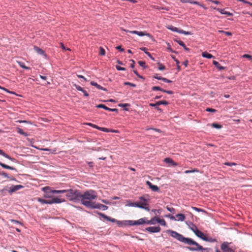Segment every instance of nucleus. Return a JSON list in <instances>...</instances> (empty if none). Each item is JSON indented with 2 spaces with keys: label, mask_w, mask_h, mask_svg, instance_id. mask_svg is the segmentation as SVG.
Masks as SVG:
<instances>
[{
  "label": "nucleus",
  "mask_w": 252,
  "mask_h": 252,
  "mask_svg": "<svg viewBox=\"0 0 252 252\" xmlns=\"http://www.w3.org/2000/svg\"><path fill=\"white\" fill-rule=\"evenodd\" d=\"M146 184L149 186V188L151 189L154 191H158L159 188L156 185H153L151 182L149 181H147Z\"/></svg>",
  "instance_id": "13"
},
{
  "label": "nucleus",
  "mask_w": 252,
  "mask_h": 252,
  "mask_svg": "<svg viewBox=\"0 0 252 252\" xmlns=\"http://www.w3.org/2000/svg\"><path fill=\"white\" fill-rule=\"evenodd\" d=\"M243 57L244 58H248V59H249L250 60H252V56L251 55H248V54H244L243 56Z\"/></svg>",
  "instance_id": "58"
},
{
  "label": "nucleus",
  "mask_w": 252,
  "mask_h": 252,
  "mask_svg": "<svg viewBox=\"0 0 252 252\" xmlns=\"http://www.w3.org/2000/svg\"><path fill=\"white\" fill-rule=\"evenodd\" d=\"M23 186L22 185H14L12 186L10 188L9 190V192L12 193L22 188H23Z\"/></svg>",
  "instance_id": "15"
},
{
  "label": "nucleus",
  "mask_w": 252,
  "mask_h": 252,
  "mask_svg": "<svg viewBox=\"0 0 252 252\" xmlns=\"http://www.w3.org/2000/svg\"><path fill=\"white\" fill-rule=\"evenodd\" d=\"M199 171L197 169L195 168L193 170H186L185 171V173L188 174V173H194V172H198Z\"/></svg>",
  "instance_id": "38"
},
{
  "label": "nucleus",
  "mask_w": 252,
  "mask_h": 252,
  "mask_svg": "<svg viewBox=\"0 0 252 252\" xmlns=\"http://www.w3.org/2000/svg\"><path fill=\"white\" fill-rule=\"evenodd\" d=\"M91 208H92V209L96 208V209H98L100 210H102L103 211H105V210H107L108 207L107 206H105L104 205H103V204H101L100 203L95 204L94 202V205H92V206L91 207Z\"/></svg>",
  "instance_id": "10"
},
{
  "label": "nucleus",
  "mask_w": 252,
  "mask_h": 252,
  "mask_svg": "<svg viewBox=\"0 0 252 252\" xmlns=\"http://www.w3.org/2000/svg\"><path fill=\"white\" fill-rule=\"evenodd\" d=\"M74 86L75 87V88H76L78 91H81V92L83 91V89L81 87H80V86L77 85H76V84H74Z\"/></svg>",
  "instance_id": "49"
},
{
  "label": "nucleus",
  "mask_w": 252,
  "mask_h": 252,
  "mask_svg": "<svg viewBox=\"0 0 252 252\" xmlns=\"http://www.w3.org/2000/svg\"><path fill=\"white\" fill-rule=\"evenodd\" d=\"M211 126H212V127H213L214 128H218V129L221 128L222 127L221 125H219L218 124H216V123H213L211 125Z\"/></svg>",
  "instance_id": "34"
},
{
  "label": "nucleus",
  "mask_w": 252,
  "mask_h": 252,
  "mask_svg": "<svg viewBox=\"0 0 252 252\" xmlns=\"http://www.w3.org/2000/svg\"><path fill=\"white\" fill-rule=\"evenodd\" d=\"M159 226H150L145 228V230L150 233H157L160 231Z\"/></svg>",
  "instance_id": "9"
},
{
  "label": "nucleus",
  "mask_w": 252,
  "mask_h": 252,
  "mask_svg": "<svg viewBox=\"0 0 252 252\" xmlns=\"http://www.w3.org/2000/svg\"><path fill=\"white\" fill-rule=\"evenodd\" d=\"M98 214H99V216H101L103 218L106 219V220H107V219H108V216L105 215L104 214L100 213Z\"/></svg>",
  "instance_id": "55"
},
{
  "label": "nucleus",
  "mask_w": 252,
  "mask_h": 252,
  "mask_svg": "<svg viewBox=\"0 0 252 252\" xmlns=\"http://www.w3.org/2000/svg\"><path fill=\"white\" fill-rule=\"evenodd\" d=\"M206 239L205 240V241L206 242H217V240L215 238H208L207 236L206 237Z\"/></svg>",
  "instance_id": "32"
},
{
  "label": "nucleus",
  "mask_w": 252,
  "mask_h": 252,
  "mask_svg": "<svg viewBox=\"0 0 252 252\" xmlns=\"http://www.w3.org/2000/svg\"><path fill=\"white\" fill-rule=\"evenodd\" d=\"M0 155H2V156H3L4 157L10 159V160L13 161V162H16V159H15L14 158H11L10 157V156H9L7 154H6V153H5L2 150H0Z\"/></svg>",
  "instance_id": "16"
},
{
  "label": "nucleus",
  "mask_w": 252,
  "mask_h": 252,
  "mask_svg": "<svg viewBox=\"0 0 252 252\" xmlns=\"http://www.w3.org/2000/svg\"><path fill=\"white\" fill-rule=\"evenodd\" d=\"M167 233L170 235L177 239L180 242H182L188 245H193L195 247H187V249L190 251H201L202 252H208V248H204L202 246H200L196 242L189 238H186L182 234L171 230H168Z\"/></svg>",
  "instance_id": "1"
},
{
  "label": "nucleus",
  "mask_w": 252,
  "mask_h": 252,
  "mask_svg": "<svg viewBox=\"0 0 252 252\" xmlns=\"http://www.w3.org/2000/svg\"><path fill=\"white\" fill-rule=\"evenodd\" d=\"M124 85H129V86H130L131 87H136V85L135 84H133V83H131L130 82H126L124 83Z\"/></svg>",
  "instance_id": "48"
},
{
  "label": "nucleus",
  "mask_w": 252,
  "mask_h": 252,
  "mask_svg": "<svg viewBox=\"0 0 252 252\" xmlns=\"http://www.w3.org/2000/svg\"><path fill=\"white\" fill-rule=\"evenodd\" d=\"M153 8L156 10H160V9H162V10H166V11H168L169 10V8L168 7H160V6H157V5H154L153 6Z\"/></svg>",
  "instance_id": "30"
},
{
  "label": "nucleus",
  "mask_w": 252,
  "mask_h": 252,
  "mask_svg": "<svg viewBox=\"0 0 252 252\" xmlns=\"http://www.w3.org/2000/svg\"><path fill=\"white\" fill-rule=\"evenodd\" d=\"M224 164L225 165H227V166H231L232 165H236V163H235V162H225L224 163Z\"/></svg>",
  "instance_id": "47"
},
{
  "label": "nucleus",
  "mask_w": 252,
  "mask_h": 252,
  "mask_svg": "<svg viewBox=\"0 0 252 252\" xmlns=\"http://www.w3.org/2000/svg\"><path fill=\"white\" fill-rule=\"evenodd\" d=\"M213 63L219 69V70H223L224 69V67L222 66L218 62L216 61H213Z\"/></svg>",
  "instance_id": "24"
},
{
  "label": "nucleus",
  "mask_w": 252,
  "mask_h": 252,
  "mask_svg": "<svg viewBox=\"0 0 252 252\" xmlns=\"http://www.w3.org/2000/svg\"><path fill=\"white\" fill-rule=\"evenodd\" d=\"M116 49L119 50L120 51L123 52L124 51V49L122 48L121 46H118L116 47Z\"/></svg>",
  "instance_id": "64"
},
{
  "label": "nucleus",
  "mask_w": 252,
  "mask_h": 252,
  "mask_svg": "<svg viewBox=\"0 0 252 252\" xmlns=\"http://www.w3.org/2000/svg\"><path fill=\"white\" fill-rule=\"evenodd\" d=\"M158 69L160 70H163L165 69V67L164 65H163L162 63H158Z\"/></svg>",
  "instance_id": "39"
},
{
  "label": "nucleus",
  "mask_w": 252,
  "mask_h": 252,
  "mask_svg": "<svg viewBox=\"0 0 252 252\" xmlns=\"http://www.w3.org/2000/svg\"><path fill=\"white\" fill-rule=\"evenodd\" d=\"M122 30L126 32H128L129 33H132V34H136L137 35H138V36H144V35H146L149 37H152V35L149 33H147L146 32H139V31H128V30H124L122 28Z\"/></svg>",
  "instance_id": "7"
},
{
  "label": "nucleus",
  "mask_w": 252,
  "mask_h": 252,
  "mask_svg": "<svg viewBox=\"0 0 252 252\" xmlns=\"http://www.w3.org/2000/svg\"><path fill=\"white\" fill-rule=\"evenodd\" d=\"M218 32H220V33H223L225 34L227 36H231L232 35V33L231 32H225L224 31L219 30L218 31Z\"/></svg>",
  "instance_id": "35"
},
{
  "label": "nucleus",
  "mask_w": 252,
  "mask_h": 252,
  "mask_svg": "<svg viewBox=\"0 0 252 252\" xmlns=\"http://www.w3.org/2000/svg\"><path fill=\"white\" fill-rule=\"evenodd\" d=\"M96 107L97 108H103L105 110H108V111H111V112H118V110L117 109H116V108H114V109L109 108L107 107L106 106H105V105L102 104H98V105H96Z\"/></svg>",
  "instance_id": "12"
},
{
  "label": "nucleus",
  "mask_w": 252,
  "mask_h": 252,
  "mask_svg": "<svg viewBox=\"0 0 252 252\" xmlns=\"http://www.w3.org/2000/svg\"><path fill=\"white\" fill-rule=\"evenodd\" d=\"M17 132L21 135H27L26 133L24 132L23 130L20 128H17Z\"/></svg>",
  "instance_id": "42"
},
{
  "label": "nucleus",
  "mask_w": 252,
  "mask_h": 252,
  "mask_svg": "<svg viewBox=\"0 0 252 252\" xmlns=\"http://www.w3.org/2000/svg\"><path fill=\"white\" fill-rule=\"evenodd\" d=\"M81 192L78 190L68 189L67 194H66L68 199L71 201H79L80 200Z\"/></svg>",
  "instance_id": "3"
},
{
  "label": "nucleus",
  "mask_w": 252,
  "mask_h": 252,
  "mask_svg": "<svg viewBox=\"0 0 252 252\" xmlns=\"http://www.w3.org/2000/svg\"><path fill=\"white\" fill-rule=\"evenodd\" d=\"M177 42L180 46H182L186 51L188 52L189 51V49L186 47L185 44L184 43L183 41L181 40H179L177 41Z\"/></svg>",
  "instance_id": "25"
},
{
  "label": "nucleus",
  "mask_w": 252,
  "mask_h": 252,
  "mask_svg": "<svg viewBox=\"0 0 252 252\" xmlns=\"http://www.w3.org/2000/svg\"><path fill=\"white\" fill-rule=\"evenodd\" d=\"M37 200L38 202H40L41 204H48L60 203L63 201L58 197H54L52 199H43L40 198H37Z\"/></svg>",
  "instance_id": "4"
},
{
  "label": "nucleus",
  "mask_w": 252,
  "mask_h": 252,
  "mask_svg": "<svg viewBox=\"0 0 252 252\" xmlns=\"http://www.w3.org/2000/svg\"><path fill=\"white\" fill-rule=\"evenodd\" d=\"M166 209L169 211L171 213H173V214H175V209L174 208H172V207H168V206H166Z\"/></svg>",
  "instance_id": "41"
},
{
  "label": "nucleus",
  "mask_w": 252,
  "mask_h": 252,
  "mask_svg": "<svg viewBox=\"0 0 252 252\" xmlns=\"http://www.w3.org/2000/svg\"><path fill=\"white\" fill-rule=\"evenodd\" d=\"M206 110V111L210 112H216L217 111L216 109L210 108H207Z\"/></svg>",
  "instance_id": "53"
},
{
  "label": "nucleus",
  "mask_w": 252,
  "mask_h": 252,
  "mask_svg": "<svg viewBox=\"0 0 252 252\" xmlns=\"http://www.w3.org/2000/svg\"><path fill=\"white\" fill-rule=\"evenodd\" d=\"M157 217H154L152 218L151 220H147L146 219V224H155V222L156 221Z\"/></svg>",
  "instance_id": "26"
},
{
  "label": "nucleus",
  "mask_w": 252,
  "mask_h": 252,
  "mask_svg": "<svg viewBox=\"0 0 252 252\" xmlns=\"http://www.w3.org/2000/svg\"><path fill=\"white\" fill-rule=\"evenodd\" d=\"M42 190L45 192V194L44 195V197L46 198H49V199H52L53 198L55 197H53L50 195V193L51 192V189L49 187H46L42 189Z\"/></svg>",
  "instance_id": "8"
},
{
  "label": "nucleus",
  "mask_w": 252,
  "mask_h": 252,
  "mask_svg": "<svg viewBox=\"0 0 252 252\" xmlns=\"http://www.w3.org/2000/svg\"><path fill=\"white\" fill-rule=\"evenodd\" d=\"M156 221L159 223L161 225L165 226L166 225V223L163 219H160L159 218H157L156 219Z\"/></svg>",
  "instance_id": "28"
},
{
  "label": "nucleus",
  "mask_w": 252,
  "mask_h": 252,
  "mask_svg": "<svg viewBox=\"0 0 252 252\" xmlns=\"http://www.w3.org/2000/svg\"><path fill=\"white\" fill-rule=\"evenodd\" d=\"M129 225H136L146 224V218H141L137 220H127L126 221Z\"/></svg>",
  "instance_id": "6"
},
{
  "label": "nucleus",
  "mask_w": 252,
  "mask_h": 252,
  "mask_svg": "<svg viewBox=\"0 0 252 252\" xmlns=\"http://www.w3.org/2000/svg\"><path fill=\"white\" fill-rule=\"evenodd\" d=\"M99 55L101 56H104L105 54V50L101 47H99Z\"/></svg>",
  "instance_id": "40"
},
{
  "label": "nucleus",
  "mask_w": 252,
  "mask_h": 252,
  "mask_svg": "<svg viewBox=\"0 0 252 252\" xmlns=\"http://www.w3.org/2000/svg\"><path fill=\"white\" fill-rule=\"evenodd\" d=\"M176 217L177 218V220L178 221H184L185 220L186 217L184 214H178L176 215Z\"/></svg>",
  "instance_id": "21"
},
{
  "label": "nucleus",
  "mask_w": 252,
  "mask_h": 252,
  "mask_svg": "<svg viewBox=\"0 0 252 252\" xmlns=\"http://www.w3.org/2000/svg\"><path fill=\"white\" fill-rule=\"evenodd\" d=\"M91 84L92 85V86H95L96 88H97V89H98V90H103V91H106L107 90L106 88H103V87L101 86L100 85L97 84L96 82H94V81H92L91 82Z\"/></svg>",
  "instance_id": "20"
},
{
  "label": "nucleus",
  "mask_w": 252,
  "mask_h": 252,
  "mask_svg": "<svg viewBox=\"0 0 252 252\" xmlns=\"http://www.w3.org/2000/svg\"><path fill=\"white\" fill-rule=\"evenodd\" d=\"M152 90L153 91H161L162 92H163V89H162L160 87H158V86H154V87H153L152 88Z\"/></svg>",
  "instance_id": "37"
},
{
  "label": "nucleus",
  "mask_w": 252,
  "mask_h": 252,
  "mask_svg": "<svg viewBox=\"0 0 252 252\" xmlns=\"http://www.w3.org/2000/svg\"><path fill=\"white\" fill-rule=\"evenodd\" d=\"M19 64L22 68H25L26 69H29L30 68V67L26 66L24 63L19 62Z\"/></svg>",
  "instance_id": "45"
},
{
  "label": "nucleus",
  "mask_w": 252,
  "mask_h": 252,
  "mask_svg": "<svg viewBox=\"0 0 252 252\" xmlns=\"http://www.w3.org/2000/svg\"><path fill=\"white\" fill-rule=\"evenodd\" d=\"M218 10L222 14H225L228 16H232V14L229 12L226 11L224 9H218Z\"/></svg>",
  "instance_id": "23"
},
{
  "label": "nucleus",
  "mask_w": 252,
  "mask_h": 252,
  "mask_svg": "<svg viewBox=\"0 0 252 252\" xmlns=\"http://www.w3.org/2000/svg\"><path fill=\"white\" fill-rule=\"evenodd\" d=\"M139 199L142 201L141 202L137 203V207L145 209L148 211H150L149 204L147 203V200L144 196H140Z\"/></svg>",
  "instance_id": "5"
},
{
  "label": "nucleus",
  "mask_w": 252,
  "mask_h": 252,
  "mask_svg": "<svg viewBox=\"0 0 252 252\" xmlns=\"http://www.w3.org/2000/svg\"><path fill=\"white\" fill-rule=\"evenodd\" d=\"M163 92L164 93H166L168 94H173V92L172 91H167V90H163Z\"/></svg>",
  "instance_id": "60"
},
{
  "label": "nucleus",
  "mask_w": 252,
  "mask_h": 252,
  "mask_svg": "<svg viewBox=\"0 0 252 252\" xmlns=\"http://www.w3.org/2000/svg\"><path fill=\"white\" fill-rule=\"evenodd\" d=\"M34 49L36 52H37L38 54L40 55H43L44 56H46V54L45 53V52L41 48H40L38 47L34 46Z\"/></svg>",
  "instance_id": "19"
},
{
  "label": "nucleus",
  "mask_w": 252,
  "mask_h": 252,
  "mask_svg": "<svg viewBox=\"0 0 252 252\" xmlns=\"http://www.w3.org/2000/svg\"><path fill=\"white\" fill-rule=\"evenodd\" d=\"M107 220H109L110 221L113 222L117 221V223L118 224H122V223L121 221H117L115 219L111 218H110L109 217H108V219H107Z\"/></svg>",
  "instance_id": "33"
},
{
  "label": "nucleus",
  "mask_w": 252,
  "mask_h": 252,
  "mask_svg": "<svg viewBox=\"0 0 252 252\" xmlns=\"http://www.w3.org/2000/svg\"><path fill=\"white\" fill-rule=\"evenodd\" d=\"M202 56L204 58H208V59H211V58L214 57L213 55H212L206 52H203L202 53Z\"/></svg>",
  "instance_id": "27"
},
{
  "label": "nucleus",
  "mask_w": 252,
  "mask_h": 252,
  "mask_svg": "<svg viewBox=\"0 0 252 252\" xmlns=\"http://www.w3.org/2000/svg\"><path fill=\"white\" fill-rule=\"evenodd\" d=\"M51 192L52 193H61L60 190H51Z\"/></svg>",
  "instance_id": "62"
},
{
  "label": "nucleus",
  "mask_w": 252,
  "mask_h": 252,
  "mask_svg": "<svg viewBox=\"0 0 252 252\" xmlns=\"http://www.w3.org/2000/svg\"><path fill=\"white\" fill-rule=\"evenodd\" d=\"M164 161L166 163H170L173 166L177 165V163L174 162L171 158H167L164 159Z\"/></svg>",
  "instance_id": "18"
},
{
  "label": "nucleus",
  "mask_w": 252,
  "mask_h": 252,
  "mask_svg": "<svg viewBox=\"0 0 252 252\" xmlns=\"http://www.w3.org/2000/svg\"><path fill=\"white\" fill-rule=\"evenodd\" d=\"M138 64L142 67L145 68L146 67V63L144 61H139L138 62Z\"/></svg>",
  "instance_id": "44"
},
{
  "label": "nucleus",
  "mask_w": 252,
  "mask_h": 252,
  "mask_svg": "<svg viewBox=\"0 0 252 252\" xmlns=\"http://www.w3.org/2000/svg\"><path fill=\"white\" fill-rule=\"evenodd\" d=\"M86 125H88V126H91L94 128H96L97 129H98V127L99 126H97V125H95L94 124H92V123H86Z\"/></svg>",
  "instance_id": "43"
},
{
  "label": "nucleus",
  "mask_w": 252,
  "mask_h": 252,
  "mask_svg": "<svg viewBox=\"0 0 252 252\" xmlns=\"http://www.w3.org/2000/svg\"><path fill=\"white\" fill-rule=\"evenodd\" d=\"M221 249L224 252H233V250L228 247L227 242H223L221 245Z\"/></svg>",
  "instance_id": "11"
},
{
  "label": "nucleus",
  "mask_w": 252,
  "mask_h": 252,
  "mask_svg": "<svg viewBox=\"0 0 252 252\" xmlns=\"http://www.w3.org/2000/svg\"><path fill=\"white\" fill-rule=\"evenodd\" d=\"M179 32L181 33H183L185 35H189L191 34L190 32H186V31H183V30H180L179 31Z\"/></svg>",
  "instance_id": "46"
},
{
  "label": "nucleus",
  "mask_w": 252,
  "mask_h": 252,
  "mask_svg": "<svg viewBox=\"0 0 252 252\" xmlns=\"http://www.w3.org/2000/svg\"><path fill=\"white\" fill-rule=\"evenodd\" d=\"M80 201L82 204L87 208H91L94 205V202L93 200L95 199L97 197V193L95 191L90 189L81 193Z\"/></svg>",
  "instance_id": "2"
},
{
  "label": "nucleus",
  "mask_w": 252,
  "mask_h": 252,
  "mask_svg": "<svg viewBox=\"0 0 252 252\" xmlns=\"http://www.w3.org/2000/svg\"><path fill=\"white\" fill-rule=\"evenodd\" d=\"M10 221L11 222H12L15 223H17V224H22V223H21L20 221H19L18 220H13V219H11V220H10Z\"/></svg>",
  "instance_id": "59"
},
{
  "label": "nucleus",
  "mask_w": 252,
  "mask_h": 252,
  "mask_svg": "<svg viewBox=\"0 0 252 252\" xmlns=\"http://www.w3.org/2000/svg\"><path fill=\"white\" fill-rule=\"evenodd\" d=\"M189 228L194 233V234L198 230L197 226L193 224H191L189 226Z\"/></svg>",
  "instance_id": "31"
},
{
  "label": "nucleus",
  "mask_w": 252,
  "mask_h": 252,
  "mask_svg": "<svg viewBox=\"0 0 252 252\" xmlns=\"http://www.w3.org/2000/svg\"><path fill=\"white\" fill-rule=\"evenodd\" d=\"M61 48L63 50H68V51H70V49L69 48H67L66 49L65 47L64 46V45H63V43H61Z\"/></svg>",
  "instance_id": "57"
},
{
  "label": "nucleus",
  "mask_w": 252,
  "mask_h": 252,
  "mask_svg": "<svg viewBox=\"0 0 252 252\" xmlns=\"http://www.w3.org/2000/svg\"><path fill=\"white\" fill-rule=\"evenodd\" d=\"M0 175H2V176H3L4 177L7 178H9L8 175V174L4 172H0Z\"/></svg>",
  "instance_id": "54"
},
{
  "label": "nucleus",
  "mask_w": 252,
  "mask_h": 252,
  "mask_svg": "<svg viewBox=\"0 0 252 252\" xmlns=\"http://www.w3.org/2000/svg\"><path fill=\"white\" fill-rule=\"evenodd\" d=\"M195 234L199 238L205 241L206 239V236L200 230H198Z\"/></svg>",
  "instance_id": "17"
},
{
  "label": "nucleus",
  "mask_w": 252,
  "mask_h": 252,
  "mask_svg": "<svg viewBox=\"0 0 252 252\" xmlns=\"http://www.w3.org/2000/svg\"><path fill=\"white\" fill-rule=\"evenodd\" d=\"M168 104V102L165 100H161L159 101H158L157 102V104L158 105V106L163 104V105H167Z\"/></svg>",
  "instance_id": "36"
},
{
  "label": "nucleus",
  "mask_w": 252,
  "mask_h": 252,
  "mask_svg": "<svg viewBox=\"0 0 252 252\" xmlns=\"http://www.w3.org/2000/svg\"><path fill=\"white\" fill-rule=\"evenodd\" d=\"M189 3H190V4H196V5H199V3L198 1H194V0H189Z\"/></svg>",
  "instance_id": "50"
},
{
  "label": "nucleus",
  "mask_w": 252,
  "mask_h": 252,
  "mask_svg": "<svg viewBox=\"0 0 252 252\" xmlns=\"http://www.w3.org/2000/svg\"><path fill=\"white\" fill-rule=\"evenodd\" d=\"M118 105L120 107H122L124 108L127 107V106H130V104H129L128 103H121V104H119Z\"/></svg>",
  "instance_id": "51"
},
{
  "label": "nucleus",
  "mask_w": 252,
  "mask_h": 252,
  "mask_svg": "<svg viewBox=\"0 0 252 252\" xmlns=\"http://www.w3.org/2000/svg\"><path fill=\"white\" fill-rule=\"evenodd\" d=\"M0 165L1 167H2L3 168H5V169H10V170H15V168H14L13 167L10 166L9 165H6L4 163H3L1 162H0Z\"/></svg>",
  "instance_id": "22"
},
{
  "label": "nucleus",
  "mask_w": 252,
  "mask_h": 252,
  "mask_svg": "<svg viewBox=\"0 0 252 252\" xmlns=\"http://www.w3.org/2000/svg\"><path fill=\"white\" fill-rule=\"evenodd\" d=\"M126 202H127V204H126V206L129 207H137L138 205L137 204V202H132L129 200H127Z\"/></svg>",
  "instance_id": "29"
},
{
  "label": "nucleus",
  "mask_w": 252,
  "mask_h": 252,
  "mask_svg": "<svg viewBox=\"0 0 252 252\" xmlns=\"http://www.w3.org/2000/svg\"><path fill=\"white\" fill-rule=\"evenodd\" d=\"M116 68L118 70H123V71L126 70V68H125L121 67V66H119V65H116Z\"/></svg>",
  "instance_id": "52"
},
{
  "label": "nucleus",
  "mask_w": 252,
  "mask_h": 252,
  "mask_svg": "<svg viewBox=\"0 0 252 252\" xmlns=\"http://www.w3.org/2000/svg\"><path fill=\"white\" fill-rule=\"evenodd\" d=\"M77 77L79 78H82L85 81H87V79L85 77H84L83 75H77Z\"/></svg>",
  "instance_id": "63"
},
{
  "label": "nucleus",
  "mask_w": 252,
  "mask_h": 252,
  "mask_svg": "<svg viewBox=\"0 0 252 252\" xmlns=\"http://www.w3.org/2000/svg\"><path fill=\"white\" fill-rule=\"evenodd\" d=\"M98 130L105 132H113V133H119V131L118 130L109 129L106 127H98Z\"/></svg>",
  "instance_id": "14"
},
{
  "label": "nucleus",
  "mask_w": 252,
  "mask_h": 252,
  "mask_svg": "<svg viewBox=\"0 0 252 252\" xmlns=\"http://www.w3.org/2000/svg\"><path fill=\"white\" fill-rule=\"evenodd\" d=\"M0 89H2V90H4V91H6V92H8V93H10V94H14V92H10V91H8L7 89H5V88H3V87H2L0 86Z\"/></svg>",
  "instance_id": "56"
},
{
  "label": "nucleus",
  "mask_w": 252,
  "mask_h": 252,
  "mask_svg": "<svg viewBox=\"0 0 252 252\" xmlns=\"http://www.w3.org/2000/svg\"><path fill=\"white\" fill-rule=\"evenodd\" d=\"M145 54L147 55L152 60L154 61L155 60V59L152 56L151 54L149 52H145Z\"/></svg>",
  "instance_id": "61"
}]
</instances>
